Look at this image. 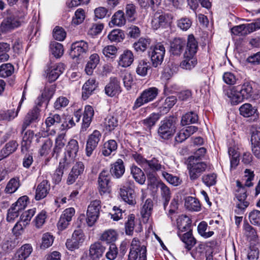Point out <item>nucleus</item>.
Masks as SVG:
<instances>
[{
  "label": "nucleus",
  "instance_id": "43",
  "mask_svg": "<svg viewBox=\"0 0 260 260\" xmlns=\"http://www.w3.org/2000/svg\"><path fill=\"white\" fill-rule=\"evenodd\" d=\"M50 50L51 54L56 58L61 57L64 52L63 45L56 42H53L50 44Z\"/></svg>",
  "mask_w": 260,
  "mask_h": 260
},
{
  "label": "nucleus",
  "instance_id": "56",
  "mask_svg": "<svg viewBox=\"0 0 260 260\" xmlns=\"http://www.w3.org/2000/svg\"><path fill=\"white\" fill-rule=\"evenodd\" d=\"M223 81L228 85H235L238 83L239 79L237 76L231 72H225L222 76Z\"/></svg>",
  "mask_w": 260,
  "mask_h": 260
},
{
  "label": "nucleus",
  "instance_id": "16",
  "mask_svg": "<svg viewBox=\"0 0 260 260\" xmlns=\"http://www.w3.org/2000/svg\"><path fill=\"white\" fill-rule=\"evenodd\" d=\"M40 112V109L37 107L29 111L24 118L22 125V132H23L30 124L39 122L41 118Z\"/></svg>",
  "mask_w": 260,
  "mask_h": 260
},
{
  "label": "nucleus",
  "instance_id": "12",
  "mask_svg": "<svg viewBox=\"0 0 260 260\" xmlns=\"http://www.w3.org/2000/svg\"><path fill=\"white\" fill-rule=\"evenodd\" d=\"M173 16L166 13H156L151 21L152 27L154 29L161 27H166L172 22Z\"/></svg>",
  "mask_w": 260,
  "mask_h": 260
},
{
  "label": "nucleus",
  "instance_id": "33",
  "mask_svg": "<svg viewBox=\"0 0 260 260\" xmlns=\"http://www.w3.org/2000/svg\"><path fill=\"white\" fill-rule=\"evenodd\" d=\"M185 41L181 38L175 39L171 45V52L175 55L181 53L185 45Z\"/></svg>",
  "mask_w": 260,
  "mask_h": 260
},
{
  "label": "nucleus",
  "instance_id": "36",
  "mask_svg": "<svg viewBox=\"0 0 260 260\" xmlns=\"http://www.w3.org/2000/svg\"><path fill=\"white\" fill-rule=\"evenodd\" d=\"M131 174L133 178L140 184H144L146 177L142 170L136 166H133L131 169Z\"/></svg>",
  "mask_w": 260,
  "mask_h": 260
},
{
  "label": "nucleus",
  "instance_id": "41",
  "mask_svg": "<svg viewBox=\"0 0 260 260\" xmlns=\"http://www.w3.org/2000/svg\"><path fill=\"white\" fill-rule=\"evenodd\" d=\"M117 148V144L114 140H110L105 142L102 149V154L105 156H109Z\"/></svg>",
  "mask_w": 260,
  "mask_h": 260
},
{
  "label": "nucleus",
  "instance_id": "50",
  "mask_svg": "<svg viewBox=\"0 0 260 260\" xmlns=\"http://www.w3.org/2000/svg\"><path fill=\"white\" fill-rule=\"evenodd\" d=\"M231 32L237 36H245L250 33V31L248 28V24H243L232 28Z\"/></svg>",
  "mask_w": 260,
  "mask_h": 260
},
{
  "label": "nucleus",
  "instance_id": "32",
  "mask_svg": "<svg viewBox=\"0 0 260 260\" xmlns=\"http://www.w3.org/2000/svg\"><path fill=\"white\" fill-rule=\"evenodd\" d=\"M134 61V55L130 50H125L120 56L119 64L122 67H129Z\"/></svg>",
  "mask_w": 260,
  "mask_h": 260
},
{
  "label": "nucleus",
  "instance_id": "15",
  "mask_svg": "<svg viewBox=\"0 0 260 260\" xmlns=\"http://www.w3.org/2000/svg\"><path fill=\"white\" fill-rule=\"evenodd\" d=\"M165 167L161 164V161H159L156 157H152L151 159L148 160L146 171H145L148 177L155 178L153 173L158 171H161L162 173L165 172Z\"/></svg>",
  "mask_w": 260,
  "mask_h": 260
},
{
  "label": "nucleus",
  "instance_id": "46",
  "mask_svg": "<svg viewBox=\"0 0 260 260\" xmlns=\"http://www.w3.org/2000/svg\"><path fill=\"white\" fill-rule=\"evenodd\" d=\"M14 72V66L9 63L2 64L0 66V77L6 78L11 76Z\"/></svg>",
  "mask_w": 260,
  "mask_h": 260
},
{
  "label": "nucleus",
  "instance_id": "25",
  "mask_svg": "<svg viewBox=\"0 0 260 260\" xmlns=\"http://www.w3.org/2000/svg\"><path fill=\"white\" fill-rule=\"evenodd\" d=\"M198 129V128L197 126H189L186 127L185 129L180 130L175 137V141L178 143L182 142L196 132Z\"/></svg>",
  "mask_w": 260,
  "mask_h": 260
},
{
  "label": "nucleus",
  "instance_id": "34",
  "mask_svg": "<svg viewBox=\"0 0 260 260\" xmlns=\"http://www.w3.org/2000/svg\"><path fill=\"white\" fill-rule=\"evenodd\" d=\"M182 241L185 244V247L190 250L196 243V240L192 236L191 230L186 232L182 236H179Z\"/></svg>",
  "mask_w": 260,
  "mask_h": 260
},
{
  "label": "nucleus",
  "instance_id": "6",
  "mask_svg": "<svg viewBox=\"0 0 260 260\" xmlns=\"http://www.w3.org/2000/svg\"><path fill=\"white\" fill-rule=\"evenodd\" d=\"M158 94V89L154 87L144 90L141 95L136 99L133 107L136 110L145 104L154 100Z\"/></svg>",
  "mask_w": 260,
  "mask_h": 260
},
{
  "label": "nucleus",
  "instance_id": "58",
  "mask_svg": "<svg viewBox=\"0 0 260 260\" xmlns=\"http://www.w3.org/2000/svg\"><path fill=\"white\" fill-rule=\"evenodd\" d=\"M191 20L187 17H182L177 21V26L183 31L188 30L191 26Z\"/></svg>",
  "mask_w": 260,
  "mask_h": 260
},
{
  "label": "nucleus",
  "instance_id": "7",
  "mask_svg": "<svg viewBox=\"0 0 260 260\" xmlns=\"http://www.w3.org/2000/svg\"><path fill=\"white\" fill-rule=\"evenodd\" d=\"M165 52V48L160 43H158L150 48L149 56L153 67L157 68L162 64Z\"/></svg>",
  "mask_w": 260,
  "mask_h": 260
},
{
  "label": "nucleus",
  "instance_id": "40",
  "mask_svg": "<svg viewBox=\"0 0 260 260\" xmlns=\"http://www.w3.org/2000/svg\"><path fill=\"white\" fill-rule=\"evenodd\" d=\"M150 39L142 37L133 44V47L137 52H144L150 45Z\"/></svg>",
  "mask_w": 260,
  "mask_h": 260
},
{
  "label": "nucleus",
  "instance_id": "18",
  "mask_svg": "<svg viewBox=\"0 0 260 260\" xmlns=\"http://www.w3.org/2000/svg\"><path fill=\"white\" fill-rule=\"evenodd\" d=\"M223 93L230 100L232 104L233 105H237L243 101L239 89V86L224 87Z\"/></svg>",
  "mask_w": 260,
  "mask_h": 260
},
{
  "label": "nucleus",
  "instance_id": "23",
  "mask_svg": "<svg viewBox=\"0 0 260 260\" xmlns=\"http://www.w3.org/2000/svg\"><path fill=\"white\" fill-rule=\"evenodd\" d=\"M105 91L110 96L118 94L121 91L119 82L116 78H111L110 82L105 86Z\"/></svg>",
  "mask_w": 260,
  "mask_h": 260
},
{
  "label": "nucleus",
  "instance_id": "52",
  "mask_svg": "<svg viewBox=\"0 0 260 260\" xmlns=\"http://www.w3.org/2000/svg\"><path fill=\"white\" fill-rule=\"evenodd\" d=\"M108 39L111 42H120L124 38V35L120 29H114L108 35Z\"/></svg>",
  "mask_w": 260,
  "mask_h": 260
},
{
  "label": "nucleus",
  "instance_id": "5",
  "mask_svg": "<svg viewBox=\"0 0 260 260\" xmlns=\"http://www.w3.org/2000/svg\"><path fill=\"white\" fill-rule=\"evenodd\" d=\"M146 247L137 238H134L131 245L128 260H146Z\"/></svg>",
  "mask_w": 260,
  "mask_h": 260
},
{
  "label": "nucleus",
  "instance_id": "59",
  "mask_svg": "<svg viewBox=\"0 0 260 260\" xmlns=\"http://www.w3.org/2000/svg\"><path fill=\"white\" fill-rule=\"evenodd\" d=\"M101 240L107 243H111L116 241L117 235L114 230H108L105 232L101 236Z\"/></svg>",
  "mask_w": 260,
  "mask_h": 260
},
{
  "label": "nucleus",
  "instance_id": "64",
  "mask_svg": "<svg viewBox=\"0 0 260 260\" xmlns=\"http://www.w3.org/2000/svg\"><path fill=\"white\" fill-rule=\"evenodd\" d=\"M177 99L174 96H171L167 98L165 101L164 106L161 108V111L165 113H167L169 110L175 104Z\"/></svg>",
  "mask_w": 260,
  "mask_h": 260
},
{
  "label": "nucleus",
  "instance_id": "28",
  "mask_svg": "<svg viewBox=\"0 0 260 260\" xmlns=\"http://www.w3.org/2000/svg\"><path fill=\"white\" fill-rule=\"evenodd\" d=\"M32 248L30 244L22 246L15 253L13 260H25L31 253Z\"/></svg>",
  "mask_w": 260,
  "mask_h": 260
},
{
  "label": "nucleus",
  "instance_id": "27",
  "mask_svg": "<svg viewBox=\"0 0 260 260\" xmlns=\"http://www.w3.org/2000/svg\"><path fill=\"white\" fill-rule=\"evenodd\" d=\"M94 115L93 108L89 105L86 106L83 114V121L81 126L82 131H85L89 126Z\"/></svg>",
  "mask_w": 260,
  "mask_h": 260
},
{
  "label": "nucleus",
  "instance_id": "53",
  "mask_svg": "<svg viewBox=\"0 0 260 260\" xmlns=\"http://www.w3.org/2000/svg\"><path fill=\"white\" fill-rule=\"evenodd\" d=\"M10 49V46L7 43H0V62L7 61L9 55L7 52Z\"/></svg>",
  "mask_w": 260,
  "mask_h": 260
},
{
  "label": "nucleus",
  "instance_id": "54",
  "mask_svg": "<svg viewBox=\"0 0 260 260\" xmlns=\"http://www.w3.org/2000/svg\"><path fill=\"white\" fill-rule=\"evenodd\" d=\"M125 14L128 21H134L136 18V6L133 4H127L125 6Z\"/></svg>",
  "mask_w": 260,
  "mask_h": 260
},
{
  "label": "nucleus",
  "instance_id": "24",
  "mask_svg": "<svg viewBox=\"0 0 260 260\" xmlns=\"http://www.w3.org/2000/svg\"><path fill=\"white\" fill-rule=\"evenodd\" d=\"M111 166L110 174L116 179L121 177L125 172V167L123 160L121 159H118Z\"/></svg>",
  "mask_w": 260,
  "mask_h": 260
},
{
  "label": "nucleus",
  "instance_id": "61",
  "mask_svg": "<svg viewBox=\"0 0 260 260\" xmlns=\"http://www.w3.org/2000/svg\"><path fill=\"white\" fill-rule=\"evenodd\" d=\"M217 176L214 173L208 174L203 176V182L208 187L214 185L216 183Z\"/></svg>",
  "mask_w": 260,
  "mask_h": 260
},
{
  "label": "nucleus",
  "instance_id": "47",
  "mask_svg": "<svg viewBox=\"0 0 260 260\" xmlns=\"http://www.w3.org/2000/svg\"><path fill=\"white\" fill-rule=\"evenodd\" d=\"M20 185L18 178H13L8 182L5 189L6 193L11 194L15 192L19 188Z\"/></svg>",
  "mask_w": 260,
  "mask_h": 260
},
{
  "label": "nucleus",
  "instance_id": "42",
  "mask_svg": "<svg viewBox=\"0 0 260 260\" xmlns=\"http://www.w3.org/2000/svg\"><path fill=\"white\" fill-rule=\"evenodd\" d=\"M185 206L190 211H199L201 209V205L199 201L192 197H188L186 199Z\"/></svg>",
  "mask_w": 260,
  "mask_h": 260
},
{
  "label": "nucleus",
  "instance_id": "29",
  "mask_svg": "<svg viewBox=\"0 0 260 260\" xmlns=\"http://www.w3.org/2000/svg\"><path fill=\"white\" fill-rule=\"evenodd\" d=\"M18 144L15 140L7 143L5 147L0 151V161L14 152L17 149Z\"/></svg>",
  "mask_w": 260,
  "mask_h": 260
},
{
  "label": "nucleus",
  "instance_id": "60",
  "mask_svg": "<svg viewBox=\"0 0 260 260\" xmlns=\"http://www.w3.org/2000/svg\"><path fill=\"white\" fill-rule=\"evenodd\" d=\"M132 156L135 161L140 165L144 171H146V168L147 167L148 160L144 157L141 154L138 153L137 152L133 153Z\"/></svg>",
  "mask_w": 260,
  "mask_h": 260
},
{
  "label": "nucleus",
  "instance_id": "39",
  "mask_svg": "<svg viewBox=\"0 0 260 260\" xmlns=\"http://www.w3.org/2000/svg\"><path fill=\"white\" fill-rule=\"evenodd\" d=\"M198 121V116L193 112L186 113L182 116L181 124L183 126L196 123Z\"/></svg>",
  "mask_w": 260,
  "mask_h": 260
},
{
  "label": "nucleus",
  "instance_id": "63",
  "mask_svg": "<svg viewBox=\"0 0 260 260\" xmlns=\"http://www.w3.org/2000/svg\"><path fill=\"white\" fill-rule=\"evenodd\" d=\"M85 19V12L82 9H78L75 13L72 19V23L75 25L81 24Z\"/></svg>",
  "mask_w": 260,
  "mask_h": 260
},
{
  "label": "nucleus",
  "instance_id": "31",
  "mask_svg": "<svg viewBox=\"0 0 260 260\" xmlns=\"http://www.w3.org/2000/svg\"><path fill=\"white\" fill-rule=\"evenodd\" d=\"M240 114L245 117H249L256 114L258 116L257 110L255 107L249 103H245L239 108Z\"/></svg>",
  "mask_w": 260,
  "mask_h": 260
},
{
  "label": "nucleus",
  "instance_id": "4",
  "mask_svg": "<svg viewBox=\"0 0 260 260\" xmlns=\"http://www.w3.org/2000/svg\"><path fill=\"white\" fill-rule=\"evenodd\" d=\"M176 128V122L175 118L170 117L160 121L157 134L160 138L168 140L174 135Z\"/></svg>",
  "mask_w": 260,
  "mask_h": 260
},
{
  "label": "nucleus",
  "instance_id": "26",
  "mask_svg": "<svg viewBox=\"0 0 260 260\" xmlns=\"http://www.w3.org/2000/svg\"><path fill=\"white\" fill-rule=\"evenodd\" d=\"M50 185L46 180H43L37 186L35 199L39 201L45 198L49 193Z\"/></svg>",
  "mask_w": 260,
  "mask_h": 260
},
{
  "label": "nucleus",
  "instance_id": "1",
  "mask_svg": "<svg viewBox=\"0 0 260 260\" xmlns=\"http://www.w3.org/2000/svg\"><path fill=\"white\" fill-rule=\"evenodd\" d=\"M198 48V43L192 35L188 37L187 42L183 60L180 63V67L185 70H191L197 63V59L195 56Z\"/></svg>",
  "mask_w": 260,
  "mask_h": 260
},
{
  "label": "nucleus",
  "instance_id": "9",
  "mask_svg": "<svg viewBox=\"0 0 260 260\" xmlns=\"http://www.w3.org/2000/svg\"><path fill=\"white\" fill-rule=\"evenodd\" d=\"M207 167L204 162L190 160L187 165L189 179L191 181L198 179L206 171Z\"/></svg>",
  "mask_w": 260,
  "mask_h": 260
},
{
  "label": "nucleus",
  "instance_id": "19",
  "mask_svg": "<svg viewBox=\"0 0 260 260\" xmlns=\"http://www.w3.org/2000/svg\"><path fill=\"white\" fill-rule=\"evenodd\" d=\"M65 69L62 63L55 64L49 67L46 71L47 78L50 82L55 81Z\"/></svg>",
  "mask_w": 260,
  "mask_h": 260
},
{
  "label": "nucleus",
  "instance_id": "13",
  "mask_svg": "<svg viewBox=\"0 0 260 260\" xmlns=\"http://www.w3.org/2000/svg\"><path fill=\"white\" fill-rule=\"evenodd\" d=\"M134 182H129V185L125 184L120 189V195L122 199L130 205H134L136 203L134 190L132 188Z\"/></svg>",
  "mask_w": 260,
  "mask_h": 260
},
{
  "label": "nucleus",
  "instance_id": "44",
  "mask_svg": "<svg viewBox=\"0 0 260 260\" xmlns=\"http://www.w3.org/2000/svg\"><path fill=\"white\" fill-rule=\"evenodd\" d=\"M228 153L230 158L231 170L235 169L239 162V154L235 149L231 147L229 149Z\"/></svg>",
  "mask_w": 260,
  "mask_h": 260
},
{
  "label": "nucleus",
  "instance_id": "57",
  "mask_svg": "<svg viewBox=\"0 0 260 260\" xmlns=\"http://www.w3.org/2000/svg\"><path fill=\"white\" fill-rule=\"evenodd\" d=\"M207 226V222L204 221L201 222L198 226V231L199 234L205 238H209L214 234V232L212 231L206 232Z\"/></svg>",
  "mask_w": 260,
  "mask_h": 260
},
{
  "label": "nucleus",
  "instance_id": "51",
  "mask_svg": "<svg viewBox=\"0 0 260 260\" xmlns=\"http://www.w3.org/2000/svg\"><path fill=\"white\" fill-rule=\"evenodd\" d=\"M118 120L113 115H108L105 119L104 125L109 131L113 130L118 125Z\"/></svg>",
  "mask_w": 260,
  "mask_h": 260
},
{
  "label": "nucleus",
  "instance_id": "45",
  "mask_svg": "<svg viewBox=\"0 0 260 260\" xmlns=\"http://www.w3.org/2000/svg\"><path fill=\"white\" fill-rule=\"evenodd\" d=\"M152 207L153 203L152 201L150 199L146 200L141 210V214L143 218L145 219L146 220H148L151 214Z\"/></svg>",
  "mask_w": 260,
  "mask_h": 260
},
{
  "label": "nucleus",
  "instance_id": "37",
  "mask_svg": "<svg viewBox=\"0 0 260 260\" xmlns=\"http://www.w3.org/2000/svg\"><path fill=\"white\" fill-rule=\"evenodd\" d=\"M70 163H67V161L63 160L59 162L58 167L56 170L54 175L53 179L56 183H59L62 179L64 170L67 169Z\"/></svg>",
  "mask_w": 260,
  "mask_h": 260
},
{
  "label": "nucleus",
  "instance_id": "30",
  "mask_svg": "<svg viewBox=\"0 0 260 260\" xmlns=\"http://www.w3.org/2000/svg\"><path fill=\"white\" fill-rule=\"evenodd\" d=\"M96 87L95 80L89 79L83 85L82 87V98L84 100L87 99Z\"/></svg>",
  "mask_w": 260,
  "mask_h": 260
},
{
  "label": "nucleus",
  "instance_id": "10",
  "mask_svg": "<svg viewBox=\"0 0 260 260\" xmlns=\"http://www.w3.org/2000/svg\"><path fill=\"white\" fill-rule=\"evenodd\" d=\"M111 176L107 170H103L99 175L98 190L101 195L109 193L111 192Z\"/></svg>",
  "mask_w": 260,
  "mask_h": 260
},
{
  "label": "nucleus",
  "instance_id": "20",
  "mask_svg": "<svg viewBox=\"0 0 260 260\" xmlns=\"http://www.w3.org/2000/svg\"><path fill=\"white\" fill-rule=\"evenodd\" d=\"M67 154L65 155L63 160L67 163H72L74 161L79 150L78 143L74 139L71 140L67 146Z\"/></svg>",
  "mask_w": 260,
  "mask_h": 260
},
{
  "label": "nucleus",
  "instance_id": "35",
  "mask_svg": "<svg viewBox=\"0 0 260 260\" xmlns=\"http://www.w3.org/2000/svg\"><path fill=\"white\" fill-rule=\"evenodd\" d=\"M126 19L123 12L121 10H119L113 15L109 25L111 26L114 25L121 26L124 25Z\"/></svg>",
  "mask_w": 260,
  "mask_h": 260
},
{
  "label": "nucleus",
  "instance_id": "48",
  "mask_svg": "<svg viewBox=\"0 0 260 260\" xmlns=\"http://www.w3.org/2000/svg\"><path fill=\"white\" fill-rule=\"evenodd\" d=\"M65 135L61 134L59 135L55 140V147L53 149V153H56V157L60 152L61 150L64 147L66 143V140L64 139Z\"/></svg>",
  "mask_w": 260,
  "mask_h": 260
},
{
  "label": "nucleus",
  "instance_id": "2",
  "mask_svg": "<svg viewBox=\"0 0 260 260\" xmlns=\"http://www.w3.org/2000/svg\"><path fill=\"white\" fill-rule=\"evenodd\" d=\"M26 11H18L8 16L0 25V30L3 33L10 32L25 23Z\"/></svg>",
  "mask_w": 260,
  "mask_h": 260
},
{
  "label": "nucleus",
  "instance_id": "49",
  "mask_svg": "<svg viewBox=\"0 0 260 260\" xmlns=\"http://www.w3.org/2000/svg\"><path fill=\"white\" fill-rule=\"evenodd\" d=\"M21 108L19 105L17 108V111L15 110H9L7 111H3L0 113V119L10 121L17 116L19 111Z\"/></svg>",
  "mask_w": 260,
  "mask_h": 260
},
{
  "label": "nucleus",
  "instance_id": "14",
  "mask_svg": "<svg viewBox=\"0 0 260 260\" xmlns=\"http://www.w3.org/2000/svg\"><path fill=\"white\" fill-rule=\"evenodd\" d=\"M101 138V134L97 130L88 136L86 145V154L89 157L92 154L94 150L96 148Z\"/></svg>",
  "mask_w": 260,
  "mask_h": 260
},
{
  "label": "nucleus",
  "instance_id": "8",
  "mask_svg": "<svg viewBox=\"0 0 260 260\" xmlns=\"http://www.w3.org/2000/svg\"><path fill=\"white\" fill-rule=\"evenodd\" d=\"M101 209L100 200H95L90 202L86 212V222L89 226H92L96 221Z\"/></svg>",
  "mask_w": 260,
  "mask_h": 260
},
{
  "label": "nucleus",
  "instance_id": "62",
  "mask_svg": "<svg viewBox=\"0 0 260 260\" xmlns=\"http://www.w3.org/2000/svg\"><path fill=\"white\" fill-rule=\"evenodd\" d=\"M53 236L48 233H45L42 238L41 247L44 249L49 247L53 244Z\"/></svg>",
  "mask_w": 260,
  "mask_h": 260
},
{
  "label": "nucleus",
  "instance_id": "3",
  "mask_svg": "<svg viewBox=\"0 0 260 260\" xmlns=\"http://www.w3.org/2000/svg\"><path fill=\"white\" fill-rule=\"evenodd\" d=\"M237 189L235 191V197L237 199L235 212L237 214H242L249 205V202L247 200V189L240 181L237 180Z\"/></svg>",
  "mask_w": 260,
  "mask_h": 260
},
{
  "label": "nucleus",
  "instance_id": "22",
  "mask_svg": "<svg viewBox=\"0 0 260 260\" xmlns=\"http://www.w3.org/2000/svg\"><path fill=\"white\" fill-rule=\"evenodd\" d=\"M191 224V219L186 215H181L177 219V225L178 230L177 234L180 236V233L188 232L190 229Z\"/></svg>",
  "mask_w": 260,
  "mask_h": 260
},
{
  "label": "nucleus",
  "instance_id": "11",
  "mask_svg": "<svg viewBox=\"0 0 260 260\" xmlns=\"http://www.w3.org/2000/svg\"><path fill=\"white\" fill-rule=\"evenodd\" d=\"M85 241V235L81 229L75 230L71 239H67L66 245L67 248L71 251L78 249Z\"/></svg>",
  "mask_w": 260,
  "mask_h": 260
},
{
  "label": "nucleus",
  "instance_id": "55",
  "mask_svg": "<svg viewBox=\"0 0 260 260\" xmlns=\"http://www.w3.org/2000/svg\"><path fill=\"white\" fill-rule=\"evenodd\" d=\"M150 68V66L147 61L142 60L139 61L136 69L137 73L141 76H145L147 75L148 70Z\"/></svg>",
  "mask_w": 260,
  "mask_h": 260
},
{
  "label": "nucleus",
  "instance_id": "38",
  "mask_svg": "<svg viewBox=\"0 0 260 260\" xmlns=\"http://www.w3.org/2000/svg\"><path fill=\"white\" fill-rule=\"evenodd\" d=\"M239 89L243 100L251 97L253 93V88L250 82H244L241 87H239Z\"/></svg>",
  "mask_w": 260,
  "mask_h": 260
},
{
  "label": "nucleus",
  "instance_id": "21",
  "mask_svg": "<svg viewBox=\"0 0 260 260\" xmlns=\"http://www.w3.org/2000/svg\"><path fill=\"white\" fill-rule=\"evenodd\" d=\"M105 247L100 242L91 244L89 248V257L91 260H99L103 256Z\"/></svg>",
  "mask_w": 260,
  "mask_h": 260
},
{
  "label": "nucleus",
  "instance_id": "17",
  "mask_svg": "<svg viewBox=\"0 0 260 260\" xmlns=\"http://www.w3.org/2000/svg\"><path fill=\"white\" fill-rule=\"evenodd\" d=\"M90 44L83 40L73 43L71 46V54L74 57H78L86 54L89 50Z\"/></svg>",
  "mask_w": 260,
  "mask_h": 260
}]
</instances>
